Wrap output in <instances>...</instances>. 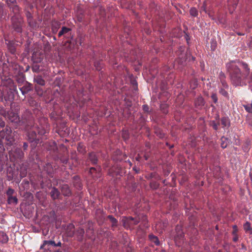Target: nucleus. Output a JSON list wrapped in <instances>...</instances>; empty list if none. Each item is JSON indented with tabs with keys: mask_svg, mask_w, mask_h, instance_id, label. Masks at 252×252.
Returning a JSON list of instances; mask_svg holds the SVG:
<instances>
[{
	"mask_svg": "<svg viewBox=\"0 0 252 252\" xmlns=\"http://www.w3.org/2000/svg\"><path fill=\"white\" fill-rule=\"evenodd\" d=\"M32 69L33 72L38 73L40 71V66L37 64H33Z\"/></svg>",
	"mask_w": 252,
	"mask_h": 252,
	"instance_id": "39",
	"label": "nucleus"
},
{
	"mask_svg": "<svg viewBox=\"0 0 252 252\" xmlns=\"http://www.w3.org/2000/svg\"><path fill=\"white\" fill-rule=\"evenodd\" d=\"M141 158V156L138 154V156L136 157V160L137 161H139Z\"/></svg>",
	"mask_w": 252,
	"mask_h": 252,
	"instance_id": "63",
	"label": "nucleus"
},
{
	"mask_svg": "<svg viewBox=\"0 0 252 252\" xmlns=\"http://www.w3.org/2000/svg\"><path fill=\"white\" fill-rule=\"evenodd\" d=\"M228 88H220L219 90V93L221 94L222 95L224 96L226 98H229V94L225 90V89H228Z\"/></svg>",
	"mask_w": 252,
	"mask_h": 252,
	"instance_id": "32",
	"label": "nucleus"
},
{
	"mask_svg": "<svg viewBox=\"0 0 252 252\" xmlns=\"http://www.w3.org/2000/svg\"><path fill=\"white\" fill-rule=\"evenodd\" d=\"M190 14L192 16L196 17L198 15V11L195 8L193 7L190 10Z\"/></svg>",
	"mask_w": 252,
	"mask_h": 252,
	"instance_id": "41",
	"label": "nucleus"
},
{
	"mask_svg": "<svg viewBox=\"0 0 252 252\" xmlns=\"http://www.w3.org/2000/svg\"><path fill=\"white\" fill-rule=\"evenodd\" d=\"M26 16L27 18V21L29 20H32V14L30 12H27L26 13Z\"/></svg>",
	"mask_w": 252,
	"mask_h": 252,
	"instance_id": "55",
	"label": "nucleus"
},
{
	"mask_svg": "<svg viewBox=\"0 0 252 252\" xmlns=\"http://www.w3.org/2000/svg\"><path fill=\"white\" fill-rule=\"evenodd\" d=\"M221 124L222 126V127L224 128L226 126L229 127L230 126V121L227 117H222L221 120Z\"/></svg>",
	"mask_w": 252,
	"mask_h": 252,
	"instance_id": "26",
	"label": "nucleus"
},
{
	"mask_svg": "<svg viewBox=\"0 0 252 252\" xmlns=\"http://www.w3.org/2000/svg\"><path fill=\"white\" fill-rule=\"evenodd\" d=\"M143 110L147 113H149L150 112V108L149 106L147 104H144L142 106Z\"/></svg>",
	"mask_w": 252,
	"mask_h": 252,
	"instance_id": "45",
	"label": "nucleus"
},
{
	"mask_svg": "<svg viewBox=\"0 0 252 252\" xmlns=\"http://www.w3.org/2000/svg\"><path fill=\"white\" fill-rule=\"evenodd\" d=\"M185 48L180 47L177 51V54L179 56L176 61L181 64H183L185 63L187 58L186 54L184 53Z\"/></svg>",
	"mask_w": 252,
	"mask_h": 252,
	"instance_id": "8",
	"label": "nucleus"
},
{
	"mask_svg": "<svg viewBox=\"0 0 252 252\" xmlns=\"http://www.w3.org/2000/svg\"><path fill=\"white\" fill-rule=\"evenodd\" d=\"M233 241L235 242H237L238 240V236L237 235H233Z\"/></svg>",
	"mask_w": 252,
	"mask_h": 252,
	"instance_id": "59",
	"label": "nucleus"
},
{
	"mask_svg": "<svg viewBox=\"0 0 252 252\" xmlns=\"http://www.w3.org/2000/svg\"><path fill=\"white\" fill-rule=\"evenodd\" d=\"M148 238L150 241L151 242L154 243L156 246L159 245L160 242L157 236H155L153 234H150L149 235Z\"/></svg>",
	"mask_w": 252,
	"mask_h": 252,
	"instance_id": "19",
	"label": "nucleus"
},
{
	"mask_svg": "<svg viewBox=\"0 0 252 252\" xmlns=\"http://www.w3.org/2000/svg\"><path fill=\"white\" fill-rule=\"evenodd\" d=\"M29 26L32 29L37 28L36 23L32 19L27 21Z\"/></svg>",
	"mask_w": 252,
	"mask_h": 252,
	"instance_id": "33",
	"label": "nucleus"
},
{
	"mask_svg": "<svg viewBox=\"0 0 252 252\" xmlns=\"http://www.w3.org/2000/svg\"><path fill=\"white\" fill-rule=\"evenodd\" d=\"M61 189L64 196L69 197L71 195V191L68 185L66 184L62 185Z\"/></svg>",
	"mask_w": 252,
	"mask_h": 252,
	"instance_id": "15",
	"label": "nucleus"
},
{
	"mask_svg": "<svg viewBox=\"0 0 252 252\" xmlns=\"http://www.w3.org/2000/svg\"><path fill=\"white\" fill-rule=\"evenodd\" d=\"M94 65L95 67V69L97 70H100L102 67V64L101 62L100 61H95L94 62Z\"/></svg>",
	"mask_w": 252,
	"mask_h": 252,
	"instance_id": "36",
	"label": "nucleus"
},
{
	"mask_svg": "<svg viewBox=\"0 0 252 252\" xmlns=\"http://www.w3.org/2000/svg\"><path fill=\"white\" fill-rule=\"evenodd\" d=\"M76 233H77V235H78L80 237V238L82 239V238L84 236L85 231H84V229H83L82 228H79L77 229Z\"/></svg>",
	"mask_w": 252,
	"mask_h": 252,
	"instance_id": "38",
	"label": "nucleus"
},
{
	"mask_svg": "<svg viewBox=\"0 0 252 252\" xmlns=\"http://www.w3.org/2000/svg\"><path fill=\"white\" fill-rule=\"evenodd\" d=\"M12 28L14 31L17 32L21 33L23 31L24 21L21 15H13L11 18Z\"/></svg>",
	"mask_w": 252,
	"mask_h": 252,
	"instance_id": "3",
	"label": "nucleus"
},
{
	"mask_svg": "<svg viewBox=\"0 0 252 252\" xmlns=\"http://www.w3.org/2000/svg\"><path fill=\"white\" fill-rule=\"evenodd\" d=\"M123 138L125 140H126V139H128V136L127 133V132L126 131H125V132H123Z\"/></svg>",
	"mask_w": 252,
	"mask_h": 252,
	"instance_id": "54",
	"label": "nucleus"
},
{
	"mask_svg": "<svg viewBox=\"0 0 252 252\" xmlns=\"http://www.w3.org/2000/svg\"><path fill=\"white\" fill-rule=\"evenodd\" d=\"M82 93H83V91L82 90H78V92H77V94L79 96L83 95Z\"/></svg>",
	"mask_w": 252,
	"mask_h": 252,
	"instance_id": "62",
	"label": "nucleus"
},
{
	"mask_svg": "<svg viewBox=\"0 0 252 252\" xmlns=\"http://www.w3.org/2000/svg\"><path fill=\"white\" fill-rule=\"evenodd\" d=\"M226 67L230 81L235 86H242L250 72L248 64L243 62L231 61L227 63Z\"/></svg>",
	"mask_w": 252,
	"mask_h": 252,
	"instance_id": "1",
	"label": "nucleus"
},
{
	"mask_svg": "<svg viewBox=\"0 0 252 252\" xmlns=\"http://www.w3.org/2000/svg\"><path fill=\"white\" fill-rule=\"evenodd\" d=\"M73 184L74 186L78 189H81L82 188V184L79 176H74L73 177Z\"/></svg>",
	"mask_w": 252,
	"mask_h": 252,
	"instance_id": "18",
	"label": "nucleus"
},
{
	"mask_svg": "<svg viewBox=\"0 0 252 252\" xmlns=\"http://www.w3.org/2000/svg\"><path fill=\"white\" fill-rule=\"evenodd\" d=\"M4 126H5L4 121L1 118H0V127H4Z\"/></svg>",
	"mask_w": 252,
	"mask_h": 252,
	"instance_id": "56",
	"label": "nucleus"
},
{
	"mask_svg": "<svg viewBox=\"0 0 252 252\" xmlns=\"http://www.w3.org/2000/svg\"><path fill=\"white\" fill-rule=\"evenodd\" d=\"M108 218L109 219V220L111 222V223L112 224V226L114 227V226H116L117 225L118 221L112 216L109 215L108 216Z\"/></svg>",
	"mask_w": 252,
	"mask_h": 252,
	"instance_id": "35",
	"label": "nucleus"
},
{
	"mask_svg": "<svg viewBox=\"0 0 252 252\" xmlns=\"http://www.w3.org/2000/svg\"><path fill=\"white\" fill-rule=\"evenodd\" d=\"M160 108L161 111L163 113L165 114H167L168 106L166 104H161Z\"/></svg>",
	"mask_w": 252,
	"mask_h": 252,
	"instance_id": "37",
	"label": "nucleus"
},
{
	"mask_svg": "<svg viewBox=\"0 0 252 252\" xmlns=\"http://www.w3.org/2000/svg\"><path fill=\"white\" fill-rule=\"evenodd\" d=\"M40 120H43V122L45 123L44 126H41L40 127H38L37 128V131L39 135H43L47 132V118L43 117Z\"/></svg>",
	"mask_w": 252,
	"mask_h": 252,
	"instance_id": "10",
	"label": "nucleus"
},
{
	"mask_svg": "<svg viewBox=\"0 0 252 252\" xmlns=\"http://www.w3.org/2000/svg\"><path fill=\"white\" fill-rule=\"evenodd\" d=\"M176 234L174 237V240L176 245L180 246L184 242V233L182 230V227L177 225L175 228Z\"/></svg>",
	"mask_w": 252,
	"mask_h": 252,
	"instance_id": "6",
	"label": "nucleus"
},
{
	"mask_svg": "<svg viewBox=\"0 0 252 252\" xmlns=\"http://www.w3.org/2000/svg\"><path fill=\"white\" fill-rule=\"evenodd\" d=\"M7 118L12 123H18L20 121V118L18 114L12 111L7 113Z\"/></svg>",
	"mask_w": 252,
	"mask_h": 252,
	"instance_id": "12",
	"label": "nucleus"
},
{
	"mask_svg": "<svg viewBox=\"0 0 252 252\" xmlns=\"http://www.w3.org/2000/svg\"><path fill=\"white\" fill-rule=\"evenodd\" d=\"M15 191L13 189L9 188L6 191V194L8 197L13 196V194L14 193Z\"/></svg>",
	"mask_w": 252,
	"mask_h": 252,
	"instance_id": "40",
	"label": "nucleus"
},
{
	"mask_svg": "<svg viewBox=\"0 0 252 252\" xmlns=\"http://www.w3.org/2000/svg\"><path fill=\"white\" fill-rule=\"evenodd\" d=\"M12 11L14 13V15H20L19 14L20 12V8L17 5H14L12 7Z\"/></svg>",
	"mask_w": 252,
	"mask_h": 252,
	"instance_id": "34",
	"label": "nucleus"
},
{
	"mask_svg": "<svg viewBox=\"0 0 252 252\" xmlns=\"http://www.w3.org/2000/svg\"><path fill=\"white\" fill-rule=\"evenodd\" d=\"M124 174V170L121 166L115 164L112 166L108 170V175L114 178L117 176H122Z\"/></svg>",
	"mask_w": 252,
	"mask_h": 252,
	"instance_id": "5",
	"label": "nucleus"
},
{
	"mask_svg": "<svg viewBox=\"0 0 252 252\" xmlns=\"http://www.w3.org/2000/svg\"><path fill=\"white\" fill-rule=\"evenodd\" d=\"M50 194L53 200H56L59 198L61 193L58 189L55 187H53L51 189Z\"/></svg>",
	"mask_w": 252,
	"mask_h": 252,
	"instance_id": "16",
	"label": "nucleus"
},
{
	"mask_svg": "<svg viewBox=\"0 0 252 252\" xmlns=\"http://www.w3.org/2000/svg\"><path fill=\"white\" fill-rule=\"evenodd\" d=\"M233 231H232V235H237L238 232V228L236 225H233L232 227Z\"/></svg>",
	"mask_w": 252,
	"mask_h": 252,
	"instance_id": "49",
	"label": "nucleus"
},
{
	"mask_svg": "<svg viewBox=\"0 0 252 252\" xmlns=\"http://www.w3.org/2000/svg\"><path fill=\"white\" fill-rule=\"evenodd\" d=\"M219 125V123H216L214 121H213L211 122V126L213 127V129L216 130H217L218 129V127Z\"/></svg>",
	"mask_w": 252,
	"mask_h": 252,
	"instance_id": "42",
	"label": "nucleus"
},
{
	"mask_svg": "<svg viewBox=\"0 0 252 252\" xmlns=\"http://www.w3.org/2000/svg\"><path fill=\"white\" fill-rule=\"evenodd\" d=\"M244 229L246 232L250 234L252 233V228L251 227V224L249 222H246L244 224Z\"/></svg>",
	"mask_w": 252,
	"mask_h": 252,
	"instance_id": "30",
	"label": "nucleus"
},
{
	"mask_svg": "<svg viewBox=\"0 0 252 252\" xmlns=\"http://www.w3.org/2000/svg\"><path fill=\"white\" fill-rule=\"evenodd\" d=\"M100 167H99V170H97L94 167H91L89 170V174L92 176V177L94 179L98 178L101 177V174L100 172Z\"/></svg>",
	"mask_w": 252,
	"mask_h": 252,
	"instance_id": "13",
	"label": "nucleus"
},
{
	"mask_svg": "<svg viewBox=\"0 0 252 252\" xmlns=\"http://www.w3.org/2000/svg\"><path fill=\"white\" fill-rule=\"evenodd\" d=\"M195 106L198 108H201L204 105V99L202 97H198L194 102Z\"/></svg>",
	"mask_w": 252,
	"mask_h": 252,
	"instance_id": "22",
	"label": "nucleus"
},
{
	"mask_svg": "<svg viewBox=\"0 0 252 252\" xmlns=\"http://www.w3.org/2000/svg\"><path fill=\"white\" fill-rule=\"evenodd\" d=\"M190 87L192 88V89H195L197 86V82L196 80H192L190 84Z\"/></svg>",
	"mask_w": 252,
	"mask_h": 252,
	"instance_id": "43",
	"label": "nucleus"
},
{
	"mask_svg": "<svg viewBox=\"0 0 252 252\" xmlns=\"http://www.w3.org/2000/svg\"><path fill=\"white\" fill-rule=\"evenodd\" d=\"M23 149H24V151H26L28 149V144L26 142H24V144H23Z\"/></svg>",
	"mask_w": 252,
	"mask_h": 252,
	"instance_id": "58",
	"label": "nucleus"
},
{
	"mask_svg": "<svg viewBox=\"0 0 252 252\" xmlns=\"http://www.w3.org/2000/svg\"><path fill=\"white\" fill-rule=\"evenodd\" d=\"M156 133H157V135L159 136L160 138H162L164 136V133L161 132L160 131H159L157 130L156 131Z\"/></svg>",
	"mask_w": 252,
	"mask_h": 252,
	"instance_id": "52",
	"label": "nucleus"
},
{
	"mask_svg": "<svg viewBox=\"0 0 252 252\" xmlns=\"http://www.w3.org/2000/svg\"><path fill=\"white\" fill-rule=\"evenodd\" d=\"M219 78H220V80H225V76L223 72H221L220 73Z\"/></svg>",
	"mask_w": 252,
	"mask_h": 252,
	"instance_id": "53",
	"label": "nucleus"
},
{
	"mask_svg": "<svg viewBox=\"0 0 252 252\" xmlns=\"http://www.w3.org/2000/svg\"><path fill=\"white\" fill-rule=\"evenodd\" d=\"M222 85L221 88H228V85H227L225 80H220Z\"/></svg>",
	"mask_w": 252,
	"mask_h": 252,
	"instance_id": "47",
	"label": "nucleus"
},
{
	"mask_svg": "<svg viewBox=\"0 0 252 252\" xmlns=\"http://www.w3.org/2000/svg\"><path fill=\"white\" fill-rule=\"evenodd\" d=\"M45 245H51L55 246V245H56V243L54 241H45L43 243V246Z\"/></svg>",
	"mask_w": 252,
	"mask_h": 252,
	"instance_id": "46",
	"label": "nucleus"
},
{
	"mask_svg": "<svg viewBox=\"0 0 252 252\" xmlns=\"http://www.w3.org/2000/svg\"><path fill=\"white\" fill-rule=\"evenodd\" d=\"M3 13V8L0 5V18H1Z\"/></svg>",
	"mask_w": 252,
	"mask_h": 252,
	"instance_id": "60",
	"label": "nucleus"
},
{
	"mask_svg": "<svg viewBox=\"0 0 252 252\" xmlns=\"http://www.w3.org/2000/svg\"><path fill=\"white\" fill-rule=\"evenodd\" d=\"M77 151L81 154L84 155L86 151L85 149V147L81 144H79L77 146Z\"/></svg>",
	"mask_w": 252,
	"mask_h": 252,
	"instance_id": "31",
	"label": "nucleus"
},
{
	"mask_svg": "<svg viewBox=\"0 0 252 252\" xmlns=\"http://www.w3.org/2000/svg\"><path fill=\"white\" fill-rule=\"evenodd\" d=\"M150 157V155L147 152H145L144 155V157L145 158V160H148L149 158Z\"/></svg>",
	"mask_w": 252,
	"mask_h": 252,
	"instance_id": "57",
	"label": "nucleus"
},
{
	"mask_svg": "<svg viewBox=\"0 0 252 252\" xmlns=\"http://www.w3.org/2000/svg\"><path fill=\"white\" fill-rule=\"evenodd\" d=\"M7 203L9 204H17L18 203V199L16 196H9L7 197Z\"/></svg>",
	"mask_w": 252,
	"mask_h": 252,
	"instance_id": "27",
	"label": "nucleus"
},
{
	"mask_svg": "<svg viewBox=\"0 0 252 252\" xmlns=\"http://www.w3.org/2000/svg\"><path fill=\"white\" fill-rule=\"evenodd\" d=\"M88 160L91 161L92 164L95 165L97 163L98 158L94 153L92 152L89 154L87 161Z\"/></svg>",
	"mask_w": 252,
	"mask_h": 252,
	"instance_id": "17",
	"label": "nucleus"
},
{
	"mask_svg": "<svg viewBox=\"0 0 252 252\" xmlns=\"http://www.w3.org/2000/svg\"><path fill=\"white\" fill-rule=\"evenodd\" d=\"M28 140L30 142H33L36 139V132L33 130L28 132Z\"/></svg>",
	"mask_w": 252,
	"mask_h": 252,
	"instance_id": "23",
	"label": "nucleus"
},
{
	"mask_svg": "<svg viewBox=\"0 0 252 252\" xmlns=\"http://www.w3.org/2000/svg\"><path fill=\"white\" fill-rule=\"evenodd\" d=\"M34 81L40 86H44L45 81L41 75H37L34 78Z\"/></svg>",
	"mask_w": 252,
	"mask_h": 252,
	"instance_id": "21",
	"label": "nucleus"
},
{
	"mask_svg": "<svg viewBox=\"0 0 252 252\" xmlns=\"http://www.w3.org/2000/svg\"><path fill=\"white\" fill-rule=\"evenodd\" d=\"M9 240L7 234L3 231L0 232V242L3 244H6L8 242Z\"/></svg>",
	"mask_w": 252,
	"mask_h": 252,
	"instance_id": "20",
	"label": "nucleus"
},
{
	"mask_svg": "<svg viewBox=\"0 0 252 252\" xmlns=\"http://www.w3.org/2000/svg\"><path fill=\"white\" fill-rule=\"evenodd\" d=\"M211 97L212 100L213 101V102L215 103H217V102H218V97H217V95L216 94L213 93L211 94Z\"/></svg>",
	"mask_w": 252,
	"mask_h": 252,
	"instance_id": "44",
	"label": "nucleus"
},
{
	"mask_svg": "<svg viewBox=\"0 0 252 252\" xmlns=\"http://www.w3.org/2000/svg\"><path fill=\"white\" fill-rule=\"evenodd\" d=\"M12 129L11 127L6 126L4 129L0 131V137L1 138H5V139L8 142V144H12L14 141V138L11 135Z\"/></svg>",
	"mask_w": 252,
	"mask_h": 252,
	"instance_id": "4",
	"label": "nucleus"
},
{
	"mask_svg": "<svg viewBox=\"0 0 252 252\" xmlns=\"http://www.w3.org/2000/svg\"><path fill=\"white\" fill-rule=\"evenodd\" d=\"M71 29L69 28H67L66 27H63L62 28L61 30L58 33L59 37H61L62 35H64L66 38H69V36L71 37V38H72V35H71Z\"/></svg>",
	"mask_w": 252,
	"mask_h": 252,
	"instance_id": "11",
	"label": "nucleus"
},
{
	"mask_svg": "<svg viewBox=\"0 0 252 252\" xmlns=\"http://www.w3.org/2000/svg\"><path fill=\"white\" fill-rule=\"evenodd\" d=\"M8 87L9 88V91L10 92L9 96H10L12 99H14L15 94H18L16 85L12 80H10L8 81Z\"/></svg>",
	"mask_w": 252,
	"mask_h": 252,
	"instance_id": "9",
	"label": "nucleus"
},
{
	"mask_svg": "<svg viewBox=\"0 0 252 252\" xmlns=\"http://www.w3.org/2000/svg\"><path fill=\"white\" fill-rule=\"evenodd\" d=\"M221 147L223 149L226 148V147L227 146L228 144L229 143L228 139L225 137H222L221 138Z\"/></svg>",
	"mask_w": 252,
	"mask_h": 252,
	"instance_id": "29",
	"label": "nucleus"
},
{
	"mask_svg": "<svg viewBox=\"0 0 252 252\" xmlns=\"http://www.w3.org/2000/svg\"><path fill=\"white\" fill-rule=\"evenodd\" d=\"M124 222V226L125 227H129L130 225H135L137 224L140 221H141L145 227H148L147 225L148 222L147 217L146 216H139L138 218H133L132 217H128L123 219Z\"/></svg>",
	"mask_w": 252,
	"mask_h": 252,
	"instance_id": "2",
	"label": "nucleus"
},
{
	"mask_svg": "<svg viewBox=\"0 0 252 252\" xmlns=\"http://www.w3.org/2000/svg\"><path fill=\"white\" fill-rule=\"evenodd\" d=\"M151 186L154 189H157L158 187V184H157L156 182L151 183Z\"/></svg>",
	"mask_w": 252,
	"mask_h": 252,
	"instance_id": "51",
	"label": "nucleus"
},
{
	"mask_svg": "<svg viewBox=\"0 0 252 252\" xmlns=\"http://www.w3.org/2000/svg\"><path fill=\"white\" fill-rule=\"evenodd\" d=\"M26 172H21L20 173V177L21 178H24V177L26 176Z\"/></svg>",
	"mask_w": 252,
	"mask_h": 252,
	"instance_id": "61",
	"label": "nucleus"
},
{
	"mask_svg": "<svg viewBox=\"0 0 252 252\" xmlns=\"http://www.w3.org/2000/svg\"><path fill=\"white\" fill-rule=\"evenodd\" d=\"M60 160L63 164H66L68 162V158H67L62 157Z\"/></svg>",
	"mask_w": 252,
	"mask_h": 252,
	"instance_id": "48",
	"label": "nucleus"
},
{
	"mask_svg": "<svg viewBox=\"0 0 252 252\" xmlns=\"http://www.w3.org/2000/svg\"><path fill=\"white\" fill-rule=\"evenodd\" d=\"M26 115L28 116V118L27 119L25 115H24L22 117V120H33L32 116L30 114L27 113Z\"/></svg>",
	"mask_w": 252,
	"mask_h": 252,
	"instance_id": "50",
	"label": "nucleus"
},
{
	"mask_svg": "<svg viewBox=\"0 0 252 252\" xmlns=\"http://www.w3.org/2000/svg\"><path fill=\"white\" fill-rule=\"evenodd\" d=\"M6 44L7 45L8 50L11 54H14L16 51V47L15 45V42L13 40H9L5 38Z\"/></svg>",
	"mask_w": 252,
	"mask_h": 252,
	"instance_id": "14",
	"label": "nucleus"
},
{
	"mask_svg": "<svg viewBox=\"0 0 252 252\" xmlns=\"http://www.w3.org/2000/svg\"><path fill=\"white\" fill-rule=\"evenodd\" d=\"M20 90L23 95H25L31 90V87L29 85H26L20 88Z\"/></svg>",
	"mask_w": 252,
	"mask_h": 252,
	"instance_id": "25",
	"label": "nucleus"
},
{
	"mask_svg": "<svg viewBox=\"0 0 252 252\" xmlns=\"http://www.w3.org/2000/svg\"><path fill=\"white\" fill-rule=\"evenodd\" d=\"M44 170L46 171L48 174L51 175L53 171V168L52 167V165L50 163H47L45 164V165H44Z\"/></svg>",
	"mask_w": 252,
	"mask_h": 252,
	"instance_id": "24",
	"label": "nucleus"
},
{
	"mask_svg": "<svg viewBox=\"0 0 252 252\" xmlns=\"http://www.w3.org/2000/svg\"><path fill=\"white\" fill-rule=\"evenodd\" d=\"M9 154L10 157L13 158L14 160L22 159L24 156V152L20 148H15L13 151H10Z\"/></svg>",
	"mask_w": 252,
	"mask_h": 252,
	"instance_id": "7",
	"label": "nucleus"
},
{
	"mask_svg": "<svg viewBox=\"0 0 252 252\" xmlns=\"http://www.w3.org/2000/svg\"><path fill=\"white\" fill-rule=\"evenodd\" d=\"M139 120L140 121V122L144 123L145 121V119L143 118V117L142 115L140 116Z\"/></svg>",
	"mask_w": 252,
	"mask_h": 252,
	"instance_id": "64",
	"label": "nucleus"
},
{
	"mask_svg": "<svg viewBox=\"0 0 252 252\" xmlns=\"http://www.w3.org/2000/svg\"><path fill=\"white\" fill-rule=\"evenodd\" d=\"M32 57L34 62L36 63L40 62L43 59V56L38 55L36 53H33Z\"/></svg>",
	"mask_w": 252,
	"mask_h": 252,
	"instance_id": "28",
	"label": "nucleus"
}]
</instances>
